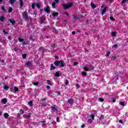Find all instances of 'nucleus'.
Returning <instances> with one entry per match:
<instances>
[{"label":"nucleus","instance_id":"8","mask_svg":"<svg viewBox=\"0 0 128 128\" xmlns=\"http://www.w3.org/2000/svg\"><path fill=\"white\" fill-rule=\"evenodd\" d=\"M24 110L22 109H20L19 110V112L17 114L18 116H20L22 114H24Z\"/></svg>","mask_w":128,"mask_h":128},{"label":"nucleus","instance_id":"41","mask_svg":"<svg viewBox=\"0 0 128 128\" xmlns=\"http://www.w3.org/2000/svg\"><path fill=\"white\" fill-rule=\"evenodd\" d=\"M82 74L83 76H86V72H83Z\"/></svg>","mask_w":128,"mask_h":128},{"label":"nucleus","instance_id":"34","mask_svg":"<svg viewBox=\"0 0 128 128\" xmlns=\"http://www.w3.org/2000/svg\"><path fill=\"white\" fill-rule=\"evenodd\" d=\"M32 84H34V86H38V82H32Z\"/></svg>","mask_w":128,"mask_h":128},{"label":"nucleus","instance_id":"57","mask_svg":"<svg viewBox=\"0 0 128 128\" xmlns=\"http://www.w3.org/2000/svg\"><path fill=\"white\" fill-rule=\"evenodd\" d=\"M39 50H44V48L42 46H40V47Z\"/></svg>","mask_w":128,"mask_h":128},{"label":"nucleus","instance_id":"47","mask_svg":"<svg viewBox=\"0 0 128 128\" xmlns=\"http://www.w3.org/2000/svg\"><path fill=\"white\" fill-rule=\"evenodd\" d=\"M22 58L24 59L26 58V54H23L22 55Z\"/></svg>","mask_w":128,"mask_h":128},{"label":"nucleus","instance_id":"10","mask_svg":"<svg viewBox=\"0 0 128 128\" xmlns=\"http://www.w3.org/2000/svg\"><path fill=\"white\" fill-rule=\"evenodd\" d=\"M68 103L70 104H74V98H71L69 99L68 101Z\"/></svg>","mask_w":128,"mask_h":128},{"label":"nucleus","instance_id":"59","mask_svg":"<svg viewBox=\"0 0 128 128\" xmlns=\"http://www.w3.org/2000/svg\"><path fill=\"white\" fill-rule=\"evenodd\" d=\"M114 48H116L118 46V44H114Z\"/></svg>","mask_w":128,"mask_h":128},{"label":"nucleus","instance_id":"4","mask_svg":"<svg viewBox=\"0 0 128 128\" xmlns=\"http://www.w3.org/2000/svg\"><path fill=\"white\" fill-rule=\"evenodd\" d=\"M41 106H44V108H46V106H48V103H46V98H42L41 99Z\"/></svg>","mask_w":128,"mask_h":128},{"label":"nucleus","instance_id":"14","mask_svg":"<svg viewBox=\"0 0 128 128\" xmlns=\"http://www.w3.org/2000/svg\"><path fill=\"white\" fill-rule=\"evenodd\" d=\"M106 12V7H104L102 10V15L104 16V14Z\"/></svg>","mask_w":128,"mask_h":128},{"label":"nucleus","instance_id":"9","mask_svg":"<svg viewBox=\"0 0 128 128\" xmlns=\"http://www.w3.org/2000/svg\"><path fill=\"white\" fill-rule=\"evenodd\" d=\"M32 116V114L30 112L28 113V114H24L23 116L24 118H30V116Z\"/></svg>","mask_w":128,"mask_h":128},{"label":"nucleus","instance_id":"7","mask_svg":"<svg viewBox=\"0 0 128 128\" xmlns=\"http://www.w3.org/2000/svg\"><path fill=\"white\" fill-rule=\"evenodd\" d=\"M44 10L46 12H47V14H50V6L48 5L46 7V8L44 9Z\"/></svg>","mask_w":128,"mask_h":128},{"label":"nucleus","instance_id":"5","mask_svg":"<svg viewBox=\"0 0 128 128\" xmlns=\"http://www.w3.org/2000/svg\"><path fill=\"white\" fill-rule=\"evenodd\" d=\"M22 16L23 18H24L25 20H28V12L24 11L22 14Z\"/></svg>","mask_w":128,"mask_h":128},{"label":"nucleus","instance_id":"18","mask_svg":"<svg viewBox=\"0 0 128 128\" xmlns=\"http://www.w3.org/2000/svg\"><path fill=\"white\" fill-rule=\"evenodd\" d=\"M2 100V102H3V104H6L8 102V100L6 98H4Z\"/></svg>","mask_w":128,"mask_h":128},{"label":"nucleus","instance_id":"19","mask_svg":"<svg viewBox=\"0 0 128 128\" xmlns=\"http://www.w3.org/2000/svg\"><path fill=\"white\" fill-rule=\"evenodd\" d=\"M4 116L5 118L6 119L8 118V116H10V114H8V113H4Z\"/></svg>","mask_w":128,"mask_h":128},{"label":"nucleus","instance_id":"6","mask_svg":"<svg viewBox=\"0 0 128 128\" xmlns=\"http://www.w3.org/2000/svg\"><path fill=\"white\" fill-rule=\"evenodd\" d=\"M40 20L42 24H44V20H46V16H42L40 18Z\"/></svg>","mask_w":128,"mask_h":128},{"label":"nucleus","instance_id":"26","mask_svg":"<svg viewBox=\"0 0 128 128\" xmlns=\"http://www.w3.org/2000/svg\"><path fill=\"white\" fill-rule=\"evenodd\" d=\"M112 36H116V32H112Z\"/></svg>","mask_w":128,"mask_h":128},{"label":"nucleus","instance_id":"49","mask_svg":"<svg viewBox=\"0 0 128 128\" xmlns=\"http://www.w3.org/2000/svg\"><path fill=\"white\" fill-rule=\"evenodd\" d=\"M47 94H48V96H50V94H52V91H48Z\"/></svg>","mask_w":128,"mask_h":128},{"label":"nucleus","instance_id":"16","mask_svg":"<svg viewBox=\"0 0 128 128\" xmlns=\"http://www.w3.org/2000/svg\"><path fill=\"white\" fill-rule=\"evenodd\" d=\"M32 62H28L26 64V66L27 68H28L29 66H32Z\"/></svg>","mask_w":128,"mask_h":128},{"label":"nucleus","instance_id":"23","mask_svg":"<svg viewBox=\"0 0 128 128\" xmlns=\"http://www.w3.org/2000/svg\"><path fill=\"white\" fill-rule=\"evenodd\" d=\"M58 16V12H54L52 14V16L54 17Z\"/></svg>","mask_w":128,"mask_h":128},{"label":"nucleus","instance_id":"21","mask_svg":"<svg viewBox=\"0 0 128 128\" xmlns=\"http://www.w3.org/2000/svg\"><path fill=\"white\" fill-rule=\"evenodd\" d=\"M30 40H32V42H34V36L32 35H31L29 37Z\"/></svg>","mask_w":128,"mask_h":128},{"label":"nucleus","instance_id":"2","mask_svg":"<svg viewBox=\"0 0 128 128\" xmlns=\"http://www.w3.org/2000/svg\"><path fill=\"white\" fill-rule=\"evenodd\" d=\"M62 6H63V10H68V8H72L74 6V3L70 2L68 4H62Z\"/></svg>","mask_w":128,"mask_h":128},{"label":"nucleus","instance_id":"40","mask_svg":"<svg viewBox=\"0 0 128 128\" xmlns=\"http://www.w3.org/2000/svg\"><path fill=\"white\" fill-rule=\"evenodd\" d=\"M36 6L38 8H40V3H36Z\"/></svg>","mask_w":128,"mask_h":128},{"label":"nucleus","instance_id":"37","mask_svg":"<svg viewBox=\"0 0 128 128\" xmlns=\"http://www.w3.org/2000/svg\"><path fill=\"white\" fill-rule=\"evenodd\" d=\"M109 102H116V99H114V98H112L111 100H110Z\"/></svg>","mask_w":128,"mask_h":128},{"label":"nucleus","instance_id":"64","mask_svg":"<svg viewBox=\"0 0 128 128\" xmlns=\"http://www.w3.org/2000/svg\"><path fill=\"white\" fill-rule=\"evenodd\" d=\"M81 128H86V125L82 124V125L81 126Z\"/></svg>","mask_w":128,"mask_h":128},{"label":"nucleus","instance_id":"15","mask_svg":"<svg viewBox=\"0 0 128 128\" xmlns=\"http://www.w3.org/2000/svg\"><path fill=\"white\" fill-rule=\"evenodd\" d=\"M22 0H19L20 8H22V6H24V2H22Z\"/></svg>","mask_w":128,"mask_h":128},{"label":"nucleus","instance_id":"22","mask_svg":"<svg viewBox=\"0 0 128 128\" xmlns=\"http://www.w3.org/2000/svg\"><path fill=\"white\" fill-rule=\"evenodd\" d=\"M9 22H10L11 24H16V20H12V19H10Z\"/></svg>","mask_w":128,"mask_h":128},{"label":"nucleus","instance_id":"43","mask_svg":"<svg viewBox=\"0 0 128 128\" xmlns=\"http://www.w3.org/2000/svg\"><path fill=\"white\" fill-rule=\"evenodd\" d=\"M47 84H48L49 86H52V83H50V80H47Z\"/></svg>","mask_w":128,"mask_h":128},{"label":"nucleus","instance_id":"44","mask_svg":"<svg viewBox=\"0 0 128 128\" xmlns=\"http://www.w3.org/2000/svg\"><path fill=\"white\" fill-rule=\"evenodd\" d=\"M128 0H122V1L121 2V4H126V2H128Z\"/></svg>","mask_w":128,"mask_h":128},{"label":"nucleus","instance_id":"55","mask_svg":"<svg viewBox=\"0 0 128 128\" xmlns=\"http://www.w3.org/2000/svg\"><path fill=\"white\" fill-rule=\"evenodd\" d=\"M110 20H115L114 18V17L112 16H110Z\"/></svg>","mask_w":128,"mask_h":128},{"label":"nucleus","instance_id":"33","mask_svg":"<svg viewBox=\"0 0 128 128\" xmlns=\"http://www.w3.org/2000/svg\"><path fill=\"white\" fill-rule=\"evenodd\" d=\"M52 8H56V2H54L52 3Z\"/></svg>","mask_w":128,"mask_h":128},{"label":"nucleus","instance_id":"25","mask_svg":"<svg viewBox=\"0 0 128 128\" xmlns=\"http://www.w3.org/2000/svg\"><path fill=\"white\" fill-rule=\"evenodd\" d=\"M55 76H56L57 78H58L60 76V73H58V72H57L54 74Z\"/></svg>","mask_w":128,"mask_h":128},{"label":"nucleus","instance_id":"48","mask_svg":"<svg viewBox=\"0 0 128 128\" xmlns=\"http://www.w3.org/2000/svg\"><path fill=\"white\" fill-rule=\"evenodd\" d=\"M28 105H29V106H34L32 101H30V102H28Z\"/></svg>","mask_w":128,"mask_h":128},{"label":"nucleus","instance_id":"3","mask_svg":"<svg viewBox=\"0 0 128 128\" xmlns=\"http://www.w3.org/2000/svg\"><path fill=\"white\" fill-rule=\"evenodd\" d=\"M50 112L52 114L54 112H58V106L56 105H53L50 106Z\"/></svg>","mask_w":128,"mask_h":128},{"label":"nucleus","instance_id":"56","mask_svg":"<svg viewBox=\"0 0 128 128\" xmlns=\"http://www.w3.org/2000/svg\"><path fill=\"white\" fill-rule=\"evenodd\" d=\"M110 54V52H106V56H108Z\"/></svg>","mask_w":128,"mask_h":128},{"label":"nucleus","instance_id":"11","mask_svg":"<svg viewBox=\"0 0 128 128\" xmlns=\"http://www.w3.org/2000/svg\"><path fill=\"white\" fill-rule=\"evenodd\" d=\"M52 32L55 34H57L58 33V30L56 28H52Z\"/></svg>","mask_w":128,"mask_h":128},{"label":"nucleus","instance_id":"61","mask_svg":"<svg viewBox=\"0 0 128 128\" xmlns=\"http://www.w3.org/2000/svg\"><path fill=\"white\" fill-rule=\"evenodd\" d=\"M56 122H60V118L58 117L56 118Z\"/></svg>","mask_w":128,"mask_h":128},{"label":"nucleus","instance_id":"30","mask_svg":"<svg viewBox=\"0 0 128 128\" xmlns=\"http://www.w3.org/2000/svg\"><path fill=\"white\" fill-rule=\"evenodd\" d=\"M8 88H10V87L6 85H5L4 86V90H8Z\"/></svg>","mask_w":128,"mask_h":128},{"label":"nucleus","instance_id":"52","mask_svg":"<svg viewBox=\"0 0 128 128\" xmlns=\"http://www.w3.org/2000/svg\"><path fill=\"white\" fill-rule=\"evenodd\" d=\"M88 122H89V124H92V120L90 118L88 120Z\"/></svg>","mask_w":128,"mask_h":128},{"label":"nucleus","instance_id":"13","mask_svg":"<svg viewBox=\"0 0 128 128\" xmlns=\"http://www.w3.org/2000/svg\"><path fill=\"white\" fill-rule=\"evenodd\" d=\"M84 70L85 72H90V70H92L93 69H90L88 67L84 66Z\"/></svg>","mask_w":128,"mask_h":128},{"label":"nucleus","instance_id":"46","mask_svg":"<svg viewBox=\"0 0 128 128\" xmlns=\"http://www.w3.org/2000/svg\"><path fill=\"white\" fill-rule=\"evenodd\" d=\"M2 32H4V34H8L4 29L3 30Z\"/></svg>","mask_w":128,"mask_h":128},{"label":"nucleus","instance_id":"51","mask_svg":"<svg viewBox=\"0 0 128 128\" xmlns=\"http://www.w3.org/2000/svg\"><path fill=\"white\" fill-rule=\"evenodd\" d=\"M90 118H92V120H94V114H91V115H90Z\"/></svg>","mask_w":128,"mask_h":128},{"label":"nucleus","instance_id":"32","mask_svg":"<svg viewBox=\"0 0 128 128\" xmlns=\"http://www.w3.org/2000/svg\"><path fill=\"white\" fill-rule=\"evenodd\" d=\"M14 90L15 92H18V88L16 86L14 87Z\"/></svg>","mask_w":128,"mask_h":128},{"label":"nucleus","instance_id":"35","mask_svg":"<svg viewBox=\"0 0 128 128\" xmlns=\"http://www.w3.org/2000/svg\"><path fill=\"white\" fill-rule=\"evenodd\" d=\"M91 6L92 8H96V6L94 5V4L91 3Z\"/></svg>","mask_w":128,"mask_h":128},{"label":"nucleus","instance_id":"28","mask_svg":"<svg viewBox=\"0 0 128 128\" xmlns=\"http://www.w3.org/2000/svg\"><path fill=\"white\" fill-rule=\"evenodd\" d=\"M1 10H2L4 12H6V8H4V6H2L1 7Z\"/></svg>","mask_w":128,"mask_h":128},{"label":"nucleus","instance_id":"36","mask_svg":"<svg viewBox=\"0 0 128 128\" xmlns=\"http://www.w3.org/2000/svg\"><path fill=\"white\" fill-rule=\"evenodd\" d=\"M90 44H92V42H90V41H88V42H87V46H90Z\"/></svg>","mask_w":128,"mask_h":128},{"label":"nucleus","instance_id":"27","mask_svg":"<svg viewBox=\"0 0 128 128\" xmlns=\"http://www.w3.org/2000/svg\"><path fill=\"white\" fill-rule=\"evenodd\" d=\"M98 100V102H104V99L102 98H99Z\"/></svg>","mask_w":128,"mask_h":128},{"label":"nucleus","instance_id":"24","mask_svg":"<svg viewBox=\"0 0 128 128\" xmlns=\"http://www.w3.org/2000/svg\"><path fill=\"white\" fill-rule=\"evenodd\" d=\"M16 2V0H9V4H14Z\"/></svg>","mask_w":128,"mask_h":128},{"label":"nucleus","instance_id":"42","mask_svg":"<svg viewBox=\"0 0 128 128\" xmlns=\"http://www.w3.org/2000/svg\"><path fill=\"white\" fill-rule=\"evenodd\" d=\"M120 104L122 106H126V104H124V102H120Z\"/></svg>","mask_w":128,"mask_h":128},{"label":"nucleus","instance_id":"54","mask_svg":"<svg viewBox=\"0 0 128 128\" xmlns=\"http://www.w3.org/2000/svg\"><path fill=\"white\" fill-rule=\"evenodd\" d=\"M78 62H74V66H78Z\"/></svg>","mask_w":128,"mask_h":128},{"label":"nucleus","instance_id":"63","mask_svg":"<svg viewBox=\"0 0 128 128\" xmlns=\"http://www.w3.org/2000/svg\"><path fill=\"white\" fill-rule=\"evenodd\" d=\"M46 122V121H41L40 122L41 124H44Z\"/></svg>","mask_w":128,"mask_h":128},{"label":"nucleus","instance_id":"50","mask_svg":"<svg viewBox=\"0 0 128 128\" xmlns=\"http://www.w3.org/2000/svg\"><path fill=\"white\" fill-rule=\"evenodd\" d=\"M114 80H118V76H116L114 78Z\"/></svg>","mask_w":128,"mask_h":128},{"label":"nucleus","instance_id":"20","mask_svg":"<svg viewBox=\"0 0 128 128\" xmlns=\"http://www.w3.org/2000/svg\"><path fill=\"white\" fill-rule=\"evenodd\" d=\"M104 119V114H101L99 118V120L100 121Z\"/></svg>","mask_w":128,"mask_h":128},{"label":"nucleus","instance_id":"29","mask_svg":"<svg viewBox=\"0 0 128 128\" xmlns=\"http://www.w3.org/2000/svg\"><path fill=\"white\" fill-rule=\"evenodd\" d=\"M0 22H4V16H0Z\"/></svg>","mask_w":128,"mask_h":128},{"label":"nucleus","instance_id":"45","mask_svg":"<svg viewBox=\"0 0 128 128\" xmlns=\"http://www.w3.org/2000/svg\"><path fill=\"white\" fill-rule=\"evenodd\" d=\"M18 40L20 42H24V38H18Z\"/></svg>","mask_w":128,"mask_h":128},{"label":"nucleus","instance_id":"12","mask_svg":"<svg viewBox=\"0 0 128 128\" xmlns=\"http://www.w3.org/2000/svg\"><path fill=\"white\" fill-rule=\"evenodd\" d=\"M56 70V66H54V64H51L50 66V70Z\"/></svg>","mask_w":128,"mask_h":128},{"label":"nucleus","instance_id":"53","mask_svg":"<svg viewBox=\"0 0 128 128\" xmlns=\"http://www.w3.org/2000/svg\"><path fill=\"white\" fill-rule=\"evenodd\" d=\"M68 84H70V82H68V80H66L65 81V84H66V86H68Z\"/></svg>","mask_w":128,"mask_h":128},{"label":"nucleus","instance_id":"38","mask_svg":"<svg viewBox=\"0 0 128 128\" xmlns=\"http://www.w3.org/2000/svg\"><path fill=\"white\" fill-rule=\"evenodd\" d=\"M36 6V4L34 3H33L32 4V8L33 10H34V8H35Z\"/></svg>","mask_w":128,"mask_h":128},{"label":"nucleus","instance_id":"31","mask_svg":"<svg viewBox=\"0 0 128 128\" xmlns=\"http://www.w3.org/2000/svg\"><path fill=\"white\" fill-rule=\"evenodd\" d=\"M14 50L15 52H20V48H14Z\"/></svg>","mask_w":128,"mask_h":128},{"label":"nucleus","instance_id":"17","mask_svg":"<svg viewBox=\"0 0 128 128\" xmlns=\"http://www.w3.org/2000/svg\"><path fill=\"white\" fill-rule=\"evenodd\" d=\"M50 46L52 48H56L58 46H56V44H51Z\"/></svg>","mask_w":128,"mask_h":128},{"label":"nucleus","instance_id":"1","mask_svg":"<svg viewBox=\"0 0 128 128\" xmlns=\"http://www.w3.org/2000/svg\"><path fill=\"white\" fill-rule=\"evenodd\" d=\"M54 66H58L60 68H64L66 66V64H64V61L63 60H61L60 61L56 60L54 62Z\"/></svg>","mask_w":128,"mask_h":128},{"label":"nucleus","instance_id":"58","mask_svg":"<svg viewBox=\"0 0 128 128\" xmlns=\"http://www.w3.org/2000/svg\"><path fill=\"white\" fill-rule=\"evenodd\" d=\"M116 56H113L112 57V60H116Z\"/></svg>","mask_w":128,"mask_h":128},{"label":"nucleus","instance_id":"62","mask_svg":"<svg viewBox=\"0 0 128 128\" xmlns=\"http://www.w3.org/2000/svg\"><path fill=\"white\" fill-rule=\"evenodd\" d=\"M64 14H66V16H70V14L68 13V12H65Z\"/></svg>","mask_w":128,"mask_h":128},{"label":"nucleus","instance_id":"39","mask_svg":"<svg viewBox=\"0 0 128 128\" xmlns=\"http://www.w3.org/2000/svg\"><path fill=\"white\" fill-rule=\"evenodd\" d=\"M8 12H12V7H10L8 10Z\"/></svg>","mask_w":128,"mask_h":128},{"label":"nucleus","instance_id":"60","mask_svg":"<svg viewBox=\"0 0 128 128\" xmlns=\"http://www.w3.org/2000/svg\"><path fill=\"white\" fill-rule=\"evenodd\" d=\"M74 20H76L78 18V16H73Z\"/></svg>","mask_w":128,"mask_h":128}]
</instances>
